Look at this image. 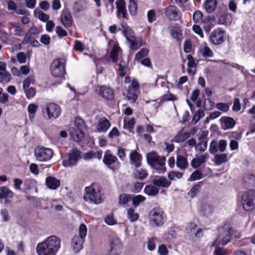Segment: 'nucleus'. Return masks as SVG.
<instances>
[{
	"instance_id": "1",
	"label": "nucleus",
	"mask_w": 255,
	"mask_h": 255,
	"mask_svg": "<svg viewBox=\"0 0 255 255\" xmlns=\"http://www.w3.org/2000/svg\"><path fill=\"white\" fill-rule=\"evenodd\" d=\"M60 248V239L55 236H51L38 244L36 252L38 255H55Z\"/></svg>"
},
{
	"instance_id": "2",
	"label": "nucleus",
	"mask_w": 255,
	"mask_h": 255,
	"mask_svg": "<svg viewBox=\"0 0 255 255\" xmlns=\"http://www.w3.org/2000/svg\"><path fill=\"white\" fill-rule=\"evenodd\" d=\"M146 158L148 164L152 169L160 173H164L166 171L165 156L158 155L157 152L153 151L147 153Z\"/></svg>"
},
{
	"instance_id": "3",
	"label": "nucleus",
	"mask_w": 255,
	"mask_h": 255,
	"mask_svg": "<svg viewBox=\"0 0 255 255\" xmlns=\"http://www.w3.org/2000/svg\"><path fill=\"white\" fill-rule=\"evenodd\" d=\"M85 193L83 198L86 202L98 204L103 201L101 192V188L96 184H92L89 187L85 188Z\"/></svg>"
},
{
	"instance_id": "4",
	"label": "nucleus",
	"mask_w": 255,
	"mask_h": 255,
	"mask_svg": "<svg viewBox=\"0 0 255 255\" xmlns=\"http://www.w3.org/2000/svg\"><path fill=\"white\" fill-rule=\"evenodd\" d=\"M87 234L86 226L84 224L80 225L79 228V236H75L72 240L71 246L75 253H78L82 249Z\"/></svg>"
},
{
	"instance_id": "5",
	"label": "nucleus",
	"mask_w": 255,
	"mask_h": 255,
	"mask_svg": "<svg viewBox=\"0 0 255 255\" xmlns=\"http://www.w3.org/2000/svg\"><path fill=\"white\" fill-rule=\"evenodd\" d=\"M221 231L220 235L218 237L221 240V244L225 246L231 241L232 235L235 238L240 237V234L234 231L232 225L230 224H224L220 229Z\"/></svg>"
},
{
	"instance_id": "6",
	"label": "nucleus",
	"mask_w": 255,
	"mask_h": 255,
	"mask_svg": "<svg viewBox=\"0 0 255 255\" xmlns=\"http://www.w3.org/2000/svg\"><path fill=\"white\" fill-rule=\"evenodd\" d=\"M241 203L246 211L253 210L255 208V192L250 190L242 196Z\"/></svg>"
},
{
	"instance_id": "7",
	"label": "nucleus",
	"mask_w": 255,
	"mask_h": 255,
	"mask_svg": "<svg viewBox=\"0 0 255 255\" xmlns=\"http://www.w3.org/2000/svg\"><path fill=\"white\" fill-rule=\"evenodd\" d=\"M149 220L155 226H160L165 221V216L163 210L159 207L152 209L149 214Z\"/></svg>"
},
{
	"instance_id": "8",
	"label": "nucleus",
	"mask_w": 255,
	"mask_h": 255,
	"mask_svg": "<svg viewBox=\"0 0 255 255\" xmlns=\"http://www.w3.org/2000/svg\"><path fill=\"white\" fill-rule=\"evenodd\" d=\"M34 154L38 160L46 161L52 158L53 151L51 148L38 146L34 149Z\"/></svg>"
},
{
	"instance_id": "9",
	"label": "nucleus",
	"mask_w": 255,
	"mask_h": 255,
	"mask_svg": "<svg viewBox=\"0 0 255 255\" xmlns=\"http://www.w3.org/2000/svg\"><path fill=\"white\" fill-rule=\"evenodd\" d=\"M50 71L55 77H61L65 73V65L62 59H55L51 63Z\"/></svg>"
},
{
	"instance_id": "10",
	"label": "nucleus",
	"mask_w": 255,
	"mask_h": 255,
	"mask_svg": "<svg viewBox=\"0 0 255 255\" xmlns=\"http://www.w3.org/2000/svg\"><path fill=\"white\" fill-rule=\"evenodd\" d=\"M42 113H46L49 119H56L61 114V109L58 105L51 103L43 107Z\"/></svg>"
},
{
	"instance_id": "11",
	"label": "nucleus",
	"mask_w": 255,
	"mask_h": 255,
	"mask_svg": "<svg viewBox=\"0 0 255 255\" xmlns=\"http://www.w3.org/2000/svg\"><path fill=\"white\" fill-rule=\"evenodd\" d=\"M226 39V31L219 28L213 31L209 36L210 41L214 45H220L224 42Z\"/></svg>"
},
{
	"instance_id": "12",
	"label": "nucleus",
	"mask_w": 255,
	"mask_h": 255,
	"mask_svg": "<svg viewBox=\"0 0 255 255\" xmlns=\"http://www.w3.org/2000/svg\"><path fill=\"white\" fill-rule=\"evenodd\" d=\"M165 15L170 20H178L181 18V13L177 6L169 5L164 9Z\"/></svg>"
},
{
	"instance_id": "13",
	"label": "nucleus",
	"mask_w": 255,
	"mask_h": 255,
	"mask_svg": "<svg viewBox=\"0 0 255 255\" xmlns=\"http://www.w3.org/2000/svg\"><path fill=\"white\" fill-rule=\"evenodd\" d=\"M123 245L121 240L118 238H114L112 240L110 250L107 255H120L122 253Z\"/></svg>"
},
{
	"instance_id": "14",
	"label": "nucleus",
	"mask_w": 255,
	"mask_h": 255,
	"mask_svg": "<svg viewBox=\"0 0 255 255\" xmlns=\"http://www.w3.org/2000/svg\"><path fill=\"white\" fill-rule=\"evenodd\" d=\"M81 152L79 150H73L69 154L68 160L63 161V165L65 167H71L76 165L81 157Z\"/></svg>"
},
{
	"instance_id": "15",
	"label": "nucleus",
	"mask_w": 255,
	"mask_h": 255,
	"mask_svg": "<svg viewBox=\"0 0 255 255\" xmlns=\"http://www.w3.org/2000/svg\"><path fill=\"white\" fill-rule=\"evenodd\" d=\"M96 92L99 96L108 100H112L114 97L113 90L104 86H98L96 88Z\"/></svg>"
},
{
	"instance_id": "16",
	"label": "nucleus",
	"mask_w": 255,
	"mask_h": 255,
	"mask_svg": "<svg viewBox=\"0 0 255 255\" xmlns=\"http://www.w3.org/2000/svg\"><path fill=\"white\" fill-rule=\"evenodd\" d=\"M141 155L135 150L131 151L129 154L130 163L136 168L141 165Z\"/></svg>"
},
{
	"instance_id": "17",
	"label": "nucleus",
	"mask_w": 255,
	"mask_h": 255,
	"mask_svg": "<svg viewBox=\"0 0 255 255\" xmlns=\"http://www.w3.org/2000/svg\"><path fill=\"white\" fill-rule=\"evenodd\" d=\"M62 24L66 27L70 26L72 23V17L71 13L68 10L62 11L60 16Z\"/></svg>"
},
{
	"instance_id": "18",
	"label": "nucleus",
	"mask_w": 255,
	"mask_h": 255,
	"mask_svg": "<svg viewBox=\"0 0 255 255\" xmlns=\"http://www.w3.org/2000/svg\"><path fill=\"white\" fill-rule=\"evenodd\" d=\"M39 31L35 26H32L25 35L23 43H28L32 39H34L38 34Z\"/></svg>"
},
{
	"instance_id": "19",
	"label": "nucleus",
	"mask_w": 255,
	"mask_h": 255,
	"mask_svg": "<svg viewBox=\"0 0 255 255\" xmlns=\"http://www.w3.org/2000/svg\"><path fill=\"white\" fill-rule=\"evenodd\" d=\"M223 129H230L233 128L236 124L235 120L230 117H222L220 120Z\"/></svg>"
},
{
	"instance_id": "20",
	"label": "nucleus",
	"mask_w": 255,
	"mask_h": 255,
	"mask_svg": "<svg viewBox=\"0 0 255 255\" xmlns=\"http://www.w3.org/2000/svg\"><path fill=\"white\" fill-rule=\"evenodd\" d=\"M208 157V154L205 153L202 154L198 157L194 158L191 162V165L193 168H197L200 166L201 164L205 163Z\"/></svg>"
},
{
	"instance_id": "21",
	"label": "nucleus",
	"mask_w": 255,
	"mask_h": 255,
	"mask_svg": "<svg viewBox=\"0 0 255 255\" xmlns=\"http://www.w3.org/2000/svg\"><path fill=\"white\" fill-rule=\"evenodd\" d=\"M119 30L122 31L123 35L128 41H132V38L134 37L133 31L127 24L121 25Z\"/></svg>"
},
{
	"instance_id": "22",
	"label": "nucleus",
	"mask_w": 255,
	"mask_h": 255,
	"mask_svg": "<svg viewBox=\"0 0 255 255\" xmlns=\"http://www.w3.org/2000/svg\"><path fill=\"white\" fill-rule=\"evenodd\" d=\"M46 185L49 189L54 190L60 186V181L54 177L49 176L46 179Z\"/></svg>"
},
{
	"instance_id": "23",
	"label": "nucleus",
	"mask_w": 255,
	"mask_h": 255,
	"mask_svg": "<svg viewBox=\"0 0 255 255\" xmlns=\"http://www.w3.org/2000/svg\"><path fill=\"white\" fill-rule=\"evenodd\" d=\"M152 183L157 187H161L163 188H167L171 185V182L163 176L159 177L153 180Z\"/></svg>"
},
{
	"instance_id": "24",
	"label": "nucleus",
	"mask_w": 255,
	"mask_h": 255,
	"mask_svg": "<svg viewBox=\"0 0 255 255\" xmlns=\"http://www.w3.org/2000/svg\"><path fill=\"white\" fill-rule=\"evenodd\" d=\"M176 164L177 167L181 170H185L188 166L187 158L181 155H177Z\"/></svg>"
},
{
	"instance_id": "25",
	"label": "nucleus",
	"mask_w": 255,
	"mask_h": 255,
	"mask_svg": "<svg viewBox=\"0 0 255 255\" xmlns=\"http://www.w3.org/2000/svg\"><path fill=\"white\" fill-rule=\"evenodd\" d=\"M111 126L110 122L106 118H103L100 120L98 126L97 130L99 132H106L109 128Z\"/></svg>"
},
{
	"instance_id": "26",
	"label": "nucleus",
	"mask_w": 255,
	"mask_h": 255,
	"mask_svg": "<svg viewBox=\"0 0 255 255\" xmlns=\"http://www.w3.org/2000/svg\"><path fill=\"white\" fill-rule=\"evenodd\" d=\"M118 15L122 14L124 18L127 17V10L125 0H117L116 2Z\"/></svg>"
},
{
	"instance_id": "27",
	"label": "nucleus",
	"mask_w": 255,
	"mask_h": 255,
	"mask_svg": "<svg viewBox=\"0 0 255 255\" xmlns=\"http://www.w3.org/2000/svg\"><path fill=\"white\" fill-rule=\"evenodd\" d=\"M117 158L112 154L109 150L105 152L103 157V162L107 165H110L116 162Z\"/></svg>"
},
{
	"instance_id": "28",
	"label": "nucleus",
	"mask_w": 255,
	"mask_h": 255,
	"mask_svg": "<svg viewBox=\"0 0 255 255\" xmlns=\"http://www.w3.org/2000/svg\"><path fill=\"white\" fill-rule=\"evenodd\" d=\"M13 193L5 186L0 187V199L12 198Z\"/></svg>"
},
{
	"instance_id": "29",
	"label": "nucleus",
	"mask_w": 255,
	"mask_h": 255,
	"mask_svg": "<svg viewBox=\"0 0 255 255\" xmlns=\"http://www.w3.org/2000/svg\"><path fill=\"white\" fill-rule=\"evenodd\" d=\"M217 5L216 0H206L204 3V8L207 13H210L214 11Z\"/></svg>"
},
{
	"instance_id": "30",
	"label": "nucleus",
	"mask_w": 255,
	"mask_h": 255,
	"mask_svg": "<svg viewBox=\"0 0 255 255\" xmlns=\"http://www.w3.org/2000/svg\"><path fill=\"white\" fill-rule=\"evenodd\" d=\"M144 192L146 194L150 196H155L159 192L158 187L154 184L146 185L144 188Z\"/></svg>"
},
{
	"instance_id": "31",
	"label": "nucleus",
	"mask_w": 255,
	"mask_h": 255,
	"mask_svg": "<svg viewBox=\"0 0 255 255\" xmlns=\"http://www.w3.org/2000/svg\"><path fill=\"white\" fill-rule=\"evenodd\" d=\"M148 176L147 171L143 169H140L136 170L133 173V177L136 179L142 180L146 178Z\"/></svg>"
},
{
	"instance_id": "32",
	"label": "nucleus",
	"mask_w": 255,
	"mask_h": 255,
	"mask_svg": "<svg viewBox=\"0 0 255 255\" xmlns=\"http://www.w3.org/2000/svg\"><path fill=\"white\" fill-rule=\"evenodd\" d=\"M130 43V48L131 50H136L142 45V40L139 37H134L132 41H128Z\"/></svg>"
},
{
	"instance_id": "33",
	"label": "nucleus",
	"mask_w": 255,
	"mask_h": 255,
	"mask_svg": "<svg viewBox=\"0 0 255 255\" xmlns=\"http://www.w3.org/2000/svg\"><path fill=\"white\" fill-rule=\"evenodd\" d=\"M228 161V155L226 153L216 154L214 157V162L216 165H220Z\"/></svg>"
},
{
	"instance_id": "34",
	"label": "nucleus",
	"mask_w": 255,
	"mask_h": 255,
	"mask_svg": "<svg viewBox=\"0 0 255 255\" xmlns=\"http://www.w3.org/2000/svg\"><path fill=\"white\" fill-rule=\"evenodd\" d=\"M121 50V48L116 45H114L110 53V57L114 62H116L119 59V56Z\"/></svg>"
},
{
	"instance_id": "35",
	"label": "nucleus",
	"mask_w": 255,
	"mask_h": 255,
	"mask_svg": "<svg viewBox=\"0 0 255 255\" xmlns=\"http://www.w3.org/2000/svg\"><path fill=\"white\" fill-rule=\"evenodd\" d=\"M102 152L101 151L94 152L90 151L85 153L84 158L85 160H89L94 158H98L101 159L102 157Z\"/></svg>"
},
{
	"instance_id": "36",
	"label": "nucleus",
	"mask_w": 255,
	"mask_h": 255,
	"mask_svg": "<svg viewBox=\"0 0 255 255\" xmlns=\"http://www.w3.org/2000/svg\"><path fill=\"white\" fill-rule=\"evenodd\" d=\"M201 211L203 215L208 216L211 215L214 211L213 206L209 204H203L201 207Z\"/></svg>"
},
{
	"instance_id": "37",
	"label": "nucleus",
	"mask_w": 255,
	"mask_h": 255,
	"mask_svg": "<svg viewBox=\"0 0 255 255\" xmlns=\"http://www.w3.org/2000/svg\"><path fill=\"white\" fill-rule=\"evenodd\" d=\"M76 127L79 131H84L86 128V124L83 120L81 118H76L75 121Z\"/></svg>"
},
{
	"instance_id": "38",
	"label": "nucleus",
	"mask_w": 255,
	"mask_h": 255,
	"mask_svg": "<svg viewBox=\"0 0 255 255\" xmlns=\"http://www.w3.org/2000/svg\"><path fill=\"white\" fill-rule=\"evenodd\" d=\"M127 216L131 222L137 221L139 218L138 214L135 213L134 210L132 208L127 210Z\"/></svg>"
},
{
	"instance_id": "39",
	"label": "nucleus",
	"mask_w": 255,
	"mask_h": 255,
	"mask_svg": "<svg viewBox=\"0 0 255 255\" xmlns=\"http://www.w3.org/2000/svg\"><path fill=\"white\" fill-rule=\"evenodd\" d=\"M199 51L205 58L212 57L213 55L212 51L207 46L201 47Z\"/></svg>"
},
{
	"instance_id": "40",
	"label": "nucleus",
	"mask_w": 255,
	"mask_h": 255,
	"mask_svg": "<svg viewBox=\"0 0 255 255\" xmlns=\"http://www.w3.org/2000/svg\"><path fill=\"white\" fill-rule=\"evenodd\" d=\"M138 91L128 90L127 93V99L129 101L134 103L137 99Z\"/></svg>"
},
{
	"instance_id": "41",
	"label": "nucleus",
	"mask_w": 255,
	"mask_h": 255,
	"mask_svg": "<svg viewBox=\"0 0 255 255\" xmlns=\"http://www.w3.org/2000/svg\"><path fill=\"white\" fill-rule=\"evenodd\" d=\"M190 135V132H186L182 133L181 132H179L175 137V140L178 142L183 141L189 138Z\"/></svg>"
},
{
	"instance_id": "42",
	"label": "nucleus",
	"mask_w": 255,
	"mask_h": 255,
	"mask_svg": "<svg viewBox=\"0 0 255 255\" xmlns=\"http://www.w3.org/2000/svg\"><path fill=\"white\" fill-rule=\"evenodd\" d=\"M84 131L79 130H75L71 132V136L75 141H80L82 140L84 137Z\"/></svg>"
},
{
	"instance_id": "43",
	"label": "nucleus",
	"mask_w": 255,
	"mask_h": 255,
	"mask_svg": "<svg viewBox=\"0 0 255 255\" xmlns=\"http://www.w3.org/2000/svg\"><path fill=\"white\" fill-rule=\"evenodd\" d=\"M131 199V195L123 193L120 194L119 197V203L120 204H126L130 201Z\"/></svg>"
},
{
	"instance_id": "44",
	"label": "nucleus",
	"mask_w": 255,
	"mask_h": 255,
	"mask_svg": "<svg viewBox=\"0 0 255 255\" xmlns=\"http://www.w3.org/2000/svg\"><path fill=\"white\" fill-rule=\"evenodd\" d=\"M137 6L135 0H129L128 10L132 15H134L137 12Z\"/></svg>"
},
{
	"instance_id": "45",
	"label": "nucleus",
	"mask_w": 255,
	"mask_h": 255,
	"mask_svg": "<svg viewBox=\"0 0 255 255\" xmlns=\"http://www.w3.org/2000/svg\"><path fill=\"white\" fill-rule=\"evenodd\" d=\"M132 203L134 207H137L141 202H143L145 200V198L140 195H136L131 197Z\"/></svg>"
},
{
	"instance_id": "46",
	"label": "nucleus",
	"mask_w": 255,
	"mask_h": 255,
	"mask_svg": "<svg viewBox=\"0 0 255 255\" xmlns=\"http://www.w3.org/2000/svg\"><path fill=\"white\" fill-rule=\"evenodd\" d=\"M34 14L36 16L38 17L40 20L44 22H46L48 20L49 18V16L48 14L44 13L41 10H35Z\"/></svg>"
},
{
	"instance_id": "47",
	"label": "nucleus",
	"mask_w": 255,
	"mask_h": 255,
	"mask_svg": "<svg viewBox=\"0 0 255 255\" xmlns=\"http://www.w3.org/2000/svg\"><path fill=\"white\" fill-rule=\"evenodd\" d=\"M207 147V141L206 140H202L196 144L195 149L196 150L203 152L206 149Z\"/></svg>"
},
{
	"instance_id": "48",
	"label": "nucleus",
	"mask_w": 255,
	"mask_h": 255,
	"mask_svg": "<svg viewBox=\"0 0 255 255\" xmlns=\"http://www.w3.org/2000/svg\"><path fill=\"white\" fill-rule=\"evenodd\" d=\"M148 53L147 49L145 48H142L139 52H138L135 55V59L139 62L143 58L146 56Z\"/></svg>"
},
{
	"instance_id": "49",
	"label": "nucleus",
	"mask_w": 255,
	"mask_h": 255,
	"mask_svg": "<svg viewBox=\"0 0 255 255\" xmlns=\"http://www.w3.org/2000/svg\"><path fill=\"white\" fill-rule=\"evenodd\" d=\"M183 176V173L178 171H171L168 173V178L171 180H174L176 178L180 179Z\"/></svg>"
},
{
	"instance_id": "50",
	"label": "nucleus",
	"mask_w": 255,
	"mask_h": 255,
	"mask_svg": "<svg viewBox=\"0 0 255 255\" xmlns=\"http://www.w3.org/2000/svg\"><path fill=\"white\" fill-rule=\"evenodd\" d=\"M201 185L202 184L201 182H199L194 185L189 191L188 193V195L190 196L191 198L194 197L197 192L199 190Z\"/></svg>"
},
{
	"instance_id": "51",
	"label": "nucleus",
	"mask_w": 255,
	"mask_h": 255,
	"mask_svg": "<svg viewBox=\"0 0 255 255\" xmlns=\"http://www.w3.org/2000/svg\"><path fill=\"white\" fill-rule=\"evenodd\" d=\"M209 150L212 154L217 152L218 149V142L215 140H213L209 145Z\"/></svg>"
},
{
	"instance_id": "52",
	"label": "nucleus",
	"mask_w": 255,
	"mask_h": 255,
	"mask_svg": "<svg viewBox=\"0 0 255 255\" xmlns=\"http://www.w3.org/2000/svg\"><path fill=\"white\" fill-rule=\"evenodd\" d=\"M205 116L204 112L202 110H199L195 114L192 119V122L196 124L202 117Z\"/></svg>"
},
{
	"instance_id": "53",
	"label": "nucleus",
	"mask_w": 255,
	"mask_h": 255,
	"mask_svg": "<svg viewBox=\"0 0 255 255\" xmlns=\"http://www.w3.org/2000/svg\"><path fill=\"white\" fill-rule=\"evenodd\" d=\"M216 108L223 112H226L229 110V106L227 103H218L216 105Z\"/></svg>"
},
{
	"instance_id": "54",
	"label": "nucleus",
	"mask_w": 255,
	"mask_h": 255,
	"mask_svg": "<svg viewBox=\"0 0 255 255\" xmlns=\"http://www.w3.org/2000/svg\"><path fill=\"white\" fill-rule=\"evenodd\" d=\"M12 26L14 28V34L15 35L20 36L23 35L24 32L21 27L15 24H12Z\"/></svg>"
},
{
	"instance_id": "55",
	"label": "nucleus",
	"mask_w": 255,
	"mask_h": 255,
	"mask_svg": "<svg viewBox=\"0 0 255 255\" xmlns=\"http://www.w3.org/2000/svg\"><path fill=\"white\" fill-rule=\"evenodd\" d=\"M144 185L143 182H136L133 185L131 191L134 193H138L142 188Z\"/></svg>"
},
{
	"instance_id": "56",
	"label": "nucleus",
	"mask_w": 255,
	"mask_h": 255,
	"mask_svg": "<svg viewBox=\"0 0 255 255\" xmlns=\"http://www.w3.org/2000/svg\"><path fill=\"white\" fill-rule=\"evenodd\" d=\"M201 178H202L201 172L198 170H196L191 174L189 180L190 181H194V180L200 179Z\"/></svg>"
},
{
	"instance_id": "57",
	"label": "nucleus",
	"mask_w": 255,
	"mask_h": 255,
	"mask_svg": "<svg viewBox=\"0 0 255 255\" xmlns=\"http://www.w3.org/2000/svg\"><path fill=\"white\" fill-rule=\"evenodd\" d=\"M135 124V119L133 118H131L129 120L128 123H126L125 122V124L124 125V128H127L129 129H132Z\"/></svg>"
},
{
	"instance_id": "58",
	"label": "nucleus",
	"mask_w": 255,
	"mask_h": 255,
	"mask_svg": "<svg viewBox=\"0 0 255 255\" xmlns=\"http://www.w3.org/2000/svg\"><path fill=\"white\" fill-rule=\"evenodd\" d=\"M203 18V13L200 10L195 11L193 15V20L195 23H198Z\"/></svg>"
},
{
	"instance_id": "59",
	"label": "nucleus",
	"mask_w": 255,
	"mask_h": 255,
	"mask_svg": "<svg viewBox=\"0 0 255 255\" xmlns=\"http://www.w3.org/2000/svg\"><path fill=\"white\" fill-rule=\"evenodd\" d=\"M7 9L9 10L15 11L17 9V4L12 0L7 1Z\"/></svg>"
},
{
	"instance_id": "60",
	"label": "nucleus",
	"mask_w": 255,
	"mask_h": 255,
	"mask_svg": "<svg viewBox=\"0 0 255 255\" xmlns=\"http://www.w3.org/2000/svg\"><path fill=\"white\" fill-rule=\"evenodd\" d=\"M147 19L149 22L151 23L156 19L155 11L153 9L150 10L147 13Z\"/></svg>"
},
{
	"instance_id": "61",
	"label": "nucleus",
	"mask_w": 255,
	"mask_h": 255,
	"mask_svg": "<svg viewBox=\"0 0 255 255\" xmlns=\"http://www.w3.org/2000/svg\"><path fill=\"white\" fill-rule=\"evenodd\" d=\"M219 151L222 152H224L226 148L227 141L224 139H221L218 142Z\"/></svg>"
},
{
	"instance_id": "62",
	"label": "nucleus",
	"mask_w": 255,
	"mask_h": 255,
	"mask_svg": "<svg viewBox=\"0 0 255 255\" xmlns=\"http://www.w3.org/2000/svg\"><path fill=\"white\" fill-rule=\"evenodd\" d=\"M33 82H34L33 77L32 76L28 77L23 82V89L25 90V89H27L29 87L30 84L31 83H33Z\"/></svg>"
},
{
	"instance_id": "63",
	"label": "nucleus",
	"mask_w": 255,
	"mask_h": 255,
	"mask_svg": "<svg viewBox=\"0 0 255 255\" xmlns=\"http://www.w3.org/2000/svg\"><path fill=\"white\" fill-rule=\"evenodd\" d=\"M158 253L160 255H167L168 251L164 245H161L158 248Z\"/></svg>"
},
{
	"instance_id": "64",
	"label": "nucleus",
	"mask_w": 255,
	"mask_h": 255,
	"mask_svg": "<svg viewBox=\"0 0 255 255\" xmlns=\"http://www.w3.org/2000/svg\"><path fill=\"white\" fill-rule=\"evenodd\" d=\"M120 135V132L118 129L115 127L109 133L108 137L110 138H113L114 137L118 136Z\"/></svg>"
}]
</instances>
